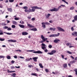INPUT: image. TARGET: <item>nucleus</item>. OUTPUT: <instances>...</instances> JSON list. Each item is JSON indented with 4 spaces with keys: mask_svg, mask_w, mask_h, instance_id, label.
<instances>
[{
    "mask_svg": "<svg viewBox=\"0 0 77 77\" xmlns=\"http://www.w3.org/2000/svg\"><path fill=\"white\" fill-rule=\"evenodd\" d=\"M31 8H32V9H31V12H35V9H42L41 7H38L37 6H32Z\"/></svg>",
    "mask_w": 77,
    "mask_h": 77,
    "instance_id": "f257e3e1",
    "label": "nucleus"
},
{
    "mask_svg": "<svg viewBox=\"0 0 77 77\" xmlns=\"http://www.w3.org/2000/svg\"><path fill=\"white\" fill-rule=\"evenodd\" d=\"M42 50H44L45 52H48V50L47 49V48L46 47V45L44 43H42Z\"/></svg>",
    "mask_w": 77,
    "mask_h": 77,
    "instance_id": "f03ea898",
    "label": "nucleus"
},
{
    "mask_svg": "<svg viewBox=\"0 0 77 77\" xmlns=\"http://www.w3.org/2000/svg\"><path fill=\"white\" fill-rule=\"evenodd\" d=\"M60 35V33H58L57 34H51L50 35H49V37L51 38H52L53 37H57V36H59Z\"/></svg>",
    "mask_w": 77,
    "mask_h": 77,
    "instance_id": "7ed1b4c3",
    "label": "nucleus"
},
{
    "mask_svg": "<svg viewBox=\"0 0 77 77\" xmlns=\"http://www.w3.org/2000/svg\"><path fill=\"white\" fill-rule=\"evenodd\" d=\"M56 52V50H52L51 51V52L48 53L47 54H49V55H53V54H54V53H55Z\"/></svg>",
    "mask_w": 77,
    "mask_h": 77,
    "instance_id": "20e7f679",
    "label": "nucleus"
},
{
    "mask_svg": "<svg viewBox=\"0 0 77 77\" xmlns=\"http://www.w3.org/2000/svg\"><path fill=\"white\" fill-rule=\"evenodd\" d=\"M41 38L42 39L43 41L44 42H45L46 40H47L48 39V38H45V37H44V36L43 35H42L41 36Z\"/></svg>",
    "mask_w": 77,
    "mask_h": 77,
    "instance_id": "39448f33",
    "label": "nucleus"
},
{
    "mask_svg": "<svg viewBox=\"0 0 77 77\" xmlns=\"http://www.w3.org/2000/svg\"><path fill=\"white\" fill-rule=\"evenodd\" d=\"M57 29L59 31H61V32H65V30L60 27H57Z\"/></svg>",
    "mask_w": 77,
    "mask_h": 77,
    "instance_id": "423d86ee",
    "label": "nucleus"
},
{
    "mask_svg": "<svg viewBox=\"0 0 77 77\" xmlns=\"http://www.w3.org/2000/svg\"><path fill=\"white\" fill-rule=\"evenodd\" d=\"M50 11L51 12H53L55 11V12H57V11H58V9L56 8H54L51 9L50 10Z\"/></svg>",
    "mask_w": 77,
    "mask_h": 77,
    "instance_id": "0eeeda50",
    "label": "nucleus"
},
{
    "mask_svg": "<svg viewBox=\"0 0 77 77\" xmlns=\"http://www.w3.org/2000/svg\"><path fill=\"white\" fill-rule=\"evenodd\" d=\"M33 53H37V54H42V52L40 51H34Z\"/></svg>",
    "mask_w": 77,
    "mask_h": 77,
    "instance_id": "6e6552de",
    "label": "nucleus"
},
{
    "mask_svg": "<svg viewBox=\"0 0 77 77\" xmlns=\"http://www.w3.org/2000/svg\"><path fill=\"white\" fill-rule=\"evenodd\" d=\"M8 41L10 42H17V41L13 40L12 39L8 40Z\"/></svg>",
    "mask_w": 77,
    "mask_h": 77,
    "instance_id": "1a4fd4ad",
    "label": "nucleus"
},
{
    "mask_svg": "<svg viewBox=\"0 0 77 77\" xmlns=\"http://www.w3.org/2000/svg\"><path fill=\"white\" fill-rule=\"evenodd\" d=\"M72 36H77V32H74L72 33Z\"/></svg>",
    "mask_w": 77,
    "mask_h": 77,
    "instance_id": "9d476101",
    "label": "nucleus"
},
{
    "mask_svg": "<svg viewBox=\"0 0 77 77\" xmlns=\"http://www.w3.org/2000/svg\"><path fill=\"white\" fill-rule=\"evenodd\" d=\"M38 59V57L32 58V60H33L34 62H36Z\"/></svg>",
    "mask_w": 77,
    "mask_h": 77,
    "instance_id": "9b49d317",
    "label": "nucleus"
},
{
    "mask_svg": "<svg viewBox=\"0 0 77 77\" xmlns=\"http://www.w3.org/2000/svg\"><path fill=\"white\" fill-rule=\"evenodd\" d=\"M42 25H44V24H45V25H50V23L47 22L45 23L42 22Z\"/></svg>",
    "mask_w": 77,
    "mask_h": 77,
    "instance_id": "f8f14e48",
    "label": "nucleus"
},
{
    "mask_svg": "<svg viewBox=\"0 0 77 77\" xmlns=\"http://www.w3.org/2000/svg\"><path fill=\"white\" fill-rule=\"evenodd\" d=\"M60 41V40L59 39H56L55 40H54V42H55V43H57L58 42H59Z\"/></svg>",
    "mask_w": 77,
    "mask_h": 77,
    "instance_id": "ddd939ff",
    "label": "nucleus"
},
{
    "mask_svg": "<svg viewBox=\"0 0 77 77\" xmlns=\"http://www.w3.org/2000/svg\"><path fill=\"white\" fill-rule=\"evenodd\" d=\"M22 35L25 36L26 35H28V33L26 32H23L22 33Z\"/></svg>",
    "mask_w": 77,
    "mask_h": 77,
    "instance_id": "4468645a",
    "label": "nucleus"
},
{
    "mask_svg": "<svg viewBox=\"0 0 77 77\" xmlns=\"http://www.w3.org/2000/svg\"><path fill=\"white\" fill-rule=\"evenodd\" d=\"M45 16L47 18H49L50 16H51V14H45Z\"/></svg>",
    "mask_w": 77,
    "mask_h": 77,
    "instance_id": "2eb2a0df",
    "label": "nucleus"
},
{
    "mask_svg": "<svg viewBox=\"0 0 77 77\" xmlns=\"http://www.w3.org/2000/svg\"><path fill=\"white\" fill-rule=\"evenodd\" d=\"M19 26L21 27V28H22L23 29H24V27H25L24 25H23L19 24Z\"/></svg>",
    "mask_w": 77,
    "mask_h": 77,
    "instance_id": "dca6fc26",
    "label": "nucleus"
},
{
    "mask_svg": "<svg viewBox=\"0 0 77 77\" xmlns=\"http://www.w3.org/2000/svg\"><path fill=\"white\" fill-rule=\"evenodd\" d=\"M27 26H28V27H31V28L34 27V26H32V25L30 24H27Z\"/></svg>",
    "mask_w": 77,
    "mask_h": 77,
    "instance_id": "f3484780",
    "label": "nucleus"
},
{
    "mask_svg": "<svg viewBox=\"0 0 77 77\" xmlns=\"http://www.w3.org/2000/svg\"><path fill=\"white\" fill-rule=\"evenodd\" d=\"M7 10L8 11L10 12H12V9L11 8H8Z\"/></svg>",
    "mask_w": 77,
    "mask_h": 77,
    "instance_id": "a211bd4d",
    "label": "nucleus"
},
{
    "mask_svg": "<svg viewBox=\"0 0 77 77\" xmlns=\"http://www.w3.org/2000/svg\"><path fill=\"white\" fill-rule=\"evenodd\" d=\"M63 66L64 68H66V69H67V64L65 63L63 65Z\"/></svg>",
    "mask_w": 77,
    "mask_h": 77,
    "instance_id": "6ab92c4d",
    "label": "nucleus"
},
{
    "mask_svg": "<svg viewBox=\"0 0 77 77\" xmlns=\"http://www.w3.org/2000/svg\"><path fill=\"white\" fill-rule=\"evenodd\" d=\"M31 30L32 31H37V29L36 28H32L31 29Z\"/></svg>",
    "mask_w": 77,
    "mask_h": 77,
    "instance_id": "aec40b11",
    "label": "nucleus"
},
{
    "mask_svg": "<svg viewBox=\"0 0 77 77\" xmlns=\"http://www.w3.org/2000/svg\"><path fill=\"white\" fill-rule=\"evenodd\" d=\"M39 65L40 66V68H44V66H42V64L40 63L39 64Z\"/></svg>",
    "mask_w": 77,
    "mask_h": 77,
    "instance_id": "412c9836",
    "label": "nucleus"
},
{
    "mask_svg": "<svg viewBox=\"0 0 77 77\" xmlns=\"http://www.w3.org/2000/svg\"><path fill=\"white\" fill-rule=\"evenodd\" d=\"M12 23L13 24H14L15 25H16L17 24V22L15 21H12Z\"/></svg>",
    "mask_w": 77,
    "mask_h": 77,
    "instance_id": "4be33fe9",
    "label": "nucleus"
},
{
    "mask_svg": "<svg viewBox=\"0 0 77 77\" xmlns=\"http://www.w3.org/2000/svg\"><path fill=\"white\" fill-rule=\"evenodd\" d=\"M26 51H27V52H29H29H33V51H35V50H26Z\"/></svg>",
    "mask_w": 77,
    "mask_h": 77,
    "instance_id": "5701e85b",
    "label": "nucleus"
},
{
    "mask_svg": "<svg viewBox=\"0 0 77 77\" xmlns=\"http://www.w3.org/2000/svg\"><path fill=\"white\" fill-rule=\"evenodd\" d=\"M66 45L67 46H69V45H71V43H67L66 44Z\"/></svg>",
    "mask_w": 77,
    "mask_h": 77,
    "instance_id": "b1692460",
    "label": "nucleus"
},
{
    "mask_svg": "<svg viewBox=\"0 0 77 77\" xmlns=\"http://www.w3.org/2000/svg\"><path fill=\"white\" fill-rule=\"evenodd\" d=\"M62 2H63L64 3H65L67 5H68V2H66V1L65 0H62Z\"/></svg>",
    "mask_w": 77,
    "mask_h": 77,
    "instance_id": "393cba45",
    "label": "nucleus"
},
{
    "mask_svg": "<svg viewBox=\"0 0 77 77\" xmlns=\"http://www.w3.org/2000/svg\"><path fill=\"white\" fill-rule=\"evenodd\" d=\"M31 75H34L35 76H37V74L36 73H32Z\"/></svg>",
    "mask_w": 77,
    "mask_h": 77,
    "instance_id": "a878e982",
    "label": "nucleus"
},
{
    "mask_svg": "<svg viewBox=\"0 0 77 77\" xmlns=\"http://www.w3.org/2000/svg\"><path fill=\"white\" fill-rule=\"evenodd\" d=\"M16 75V74L15 73H13L11 75V76L14 77H15V76Z\"/></svg>",
    "mask_w": 77,
    "mask_h": 77,
    "instance_id": "bb28decb",
    "label": "nucleus"
},
{
    "mask_svg": "<svg viewBox=\"0 0 77 77\" xmlns=\"http://www.w3.org/2000/svg\"><path fill=\"white\" fill-rule=\"evenodd\" d=\"M8 26H4L3 27V29H8Z\"/></svg>",
    "mask_w": 77,
    "mask_h": 77,
    "instance_id": "cd10ccee",
    "label": "nucleus"
},
{
    "mask_svg": "<svg viewBox=\"0 0 77 77\" xmlns=\"http://www.w3.org/2000/svg\"><path fill=\"white\" fill-rule=\"evenodd\" d=\"M74 19L75 21H77V15H76L74 17Z\"/></svg>",
    "mask_w": 77,
    "mask_h": 77,
    "instance_id": "c85d7f7f",
    "label": "nucleus"
},
{
    "mask_svg": "<svg viewBox=\"0 0 77 77\" xmlns=\"http://www.w3.org/2000/svg\"><path fill=\"white\" fill-rule=\"evenodd\" d=\"M20 23H21V24H24V21H20Z\"/></svg>",
    "mask_w": 77,
    "mask_h": 77,
    "instance_id": "c756f323",
    "label": "nucleus"
},
{
    "mask_svg": "<svg viewBox=\"0 0 77 77\" xmlns=\"http://www.w3.org/2000/svg\"><path fill=\"white\" fill-rule=\"evenodd\" d=\"M7 59H11V57L9 55H8L7 56Z\"/></svg>",
    "mask_w": 77,
    "mask_h": 77,
    "instance_id": "7c9ffc66",
    "label": "nucleus"
},
{
    "mask_svg": "<svg viewBox=\"0 0 77 77\" xmlns=\"http://www.w3.org/2000/svg\"><path fill=\"white\" fill-rule=\"evenodd\" d=\"M42 27L43 28V29H45V27H46V26L45 24L42 25Z\"/></svg>",
    "mask_w": 77,
    "mask_h": 77,
    "instance_id": "2f4dec72",
    "label": "nucleus"
},
{
    "mask_svg": "<svg viewBox=\"0 0 77 77\" xmlns=\"http://www.w3.org/2000/svg\"><path fill=\"white\" fill-rule=\"evenodd\" d=\"M12 30V29H11V27L8 28L7 29V30H8V31H10V30Z\"/></svg>",
    "mask_w": 77,
    "mask_h": 77,
    "instance_id": "473e14b6",
    "label": "nucleus"
},
{
    "mask_svg": "<svg viewBox=\"0 0 77 77\" xmlns=\"http://www.w3.org/2000/svg\"><path fill=\"white\" fill-rule=\"evenodd\" d=\"M74 71L75 72V74L77 75V69H75L74 70Z\"/></svg>",
    "mask_w": 77,
    "mask_h": 77,
    "instance_id": "72a5a7b5",
    "label": "nucleus"
},
{
    "mask_svg": "<svg viewBox=\"0 0 77 77\" xmlns=\"http://www.w3.org/2000/svg\"><path fill=\"white\" fill-rule=\"evenodd\" d=\"M5 38H0V41H3L5 40Z\"/></svg>",
    "mask_w": 77,
    "mask_h": 77,
    "instance_id": "f704fd0d",
    "label": "nucleus"
},
{
    "mask_svg": "<svg viewBox=\"0 0 77 77\" xmlns=\"http://www.w3.org/2000/svg\"><path fill=\"white\" fill-rule=\"evenodd\" d=\"M12 28H13V29H14L15 28V25H13L11 26Z\"/></svg>",
    "mask_w": 77,
    "mask_h": 77,
    "instance_id": "c9c22d12",
    "label": "nucleus"
},
{
    "mask_svg": "<svg viewBox=\"0 0 77 77\" xmlns=\"http://www.w3.org/2000/svg\"><path fill=\"white\" fill-rule=\"evenodd\" d=\"M28 12H31V9H30V8H29L28 10H27Z\"/></svg>",
    "mask_w": 77,
    "mask_h": 77,
    "instance_id": "e433bc0d",
    "label": "nucleus"
},
{
    "mask_svg": "<svg viewBox=\"0 0 77 77\" xmlns=\"http://www.w3.org/2000/svg\"><path fill=\"white\" fill-rule=\"evenodd\" d=\"M9 1L10 3H12V2H14V0H9Z\"/></svg>",
    "mask_w": 77,
    "mask_h": 77,
    "instance_id": "4c0bfd02",
    "label": "nucleus"
},
{
    "mask_svg": "<svg viewBox=\"0 0 77 77\" xmlns=\"http://www.w3.org/2000/svg\"><path fill=\"white\" fill-rule=\"evenodd\" d=\"M67 53H68L69 54H72V52L69 51H67Z\"/></svg>",
    "mask_w": 77,
    "mask_h": 77,
    "instance_id": "58836bf2",
    "label": "nucleus"
},
{
    "mask_svg": "<svg viewBox=\"0 0 77 77\" xmlns=\"http://www.w3.org/2000/svg\"><path fill=\"white\" fill-rule=\"evenodd\" d=\"M7 34L8 35H12V33L7 32Z\"/></svg>",
    "mask_w": 77,
    "mask_h": 77,
    "instance_id": "ea45409f",
    "label": "nucleus"
},
{
    "mask_svg": "<svg viewBox=\"0 0 77 77\" xmlns=\"http://www.w3.org/2000/svg\"><path fill=\"white\" fill-rule=\"evenodd\" d=\"M74 9V7H72L70 8V10H73V9Z\"/></svg>",
    "mask_w": 77,
    "mask_h": 77,
    "instance_id": "a19ab883",
    "label": "nucleus"
},
{
    "mask_svg": "<svg viewBox=\"0 0 77 77\" xmlns=\"http://www.w3.org/2000/svg\"><path fill=\"white\" fill-rule=\"evenodd\" d=\"M24 9H28V7L27 6H25L23 7Z\"/></svg>",
    "mask_w": 77,
    "mask_h": 77,
    "instance_id": "79ce46f5",
    "label": "nucleus"
},
{
    "mask_svg": "<svg viewBox=\"0 0 77 77\" xmlns=\"http://www.w3.org/2000/svg\"><path fill=\"white\" fill-rule=\"evenodd\" d=\"M25 62H28V61H29V58L28 59H26L25 60Z\"/></svg>",
    "mask_w": 77,
    "mask_h": 77,
    "instance_id": "37998d69",
    "label": "nucleus"
},
{
    "mask_svg": "<svg viewBox=\"0 0 77 77\" xmlns=\"http://www.w3.org/2000/svg\"><path fill=\"white\" fill-rule=\"evenodd\" d=\"M48 47H49V48H52V45H49Z\"/></svg>",
    "mask_w": 77,
    "mask_h": 77,
    "instance_id": "c03bdc74",
    "label": "nucleus"
},
{
    "mask_svg": "<svg viewBox=\"0 0 77 77\" xmlns=\"http://www.w3.org/2000/svg\"><path fill=\"white\" fill-rule=\"evenodd\" d=\"M5 56H3L2 55L0 56V58H5Z\"/></svg>",
    "mask_w": 77,
    "mask_h": 77,
    "instance_id": "a18cd8bd",
    "label": "nucleus"
},
{
    "mask_svg": "<svg viewBox=\"0 0 77 77\" xmlns=\"http://www.w3.org/2000/svg\"><path fill=\"white\" fill-rule=\"evenodd\" d=\"M14 20H19V18L15 17L14 18Z\"/></svg>",
    "mask_w": 77,
    "mask_h": 77,
    "instance_id": "49530a36",
    "label": "nucleus"
},
{
    "mask_svg": "<svg viewBox=\"0 0 77 77\" xmlns=\"http://www.w3.org/2000/svg\"><path fill=\"white\" fill-rule=\"evenodd\" d=\"M11 63H12L13 64L15 63V61L14 60H12L11 61Z\"/></svg>",
    "mask_w": 77,
    "mask_h": 77,
    "instance_id": "de8ad7c7",
    "label": "nucleus"
},
{
    "mask_svg": "<svg viewBox=\"0 0 77 77\" xmlns=\"http://www.w3.org/2000/svg\"><path fill=\"white\" fill-rule=\"evenodd\" d=\"M12 71H10L9 70H8V73H12Z\"/></svg>",
    "mask_w": 77,
    "mask_h": 77,
    "instance_id": "09e8293b",
    "label": "nucleus"
},
{
    "mask_svg": "<svg viewBox=\"0 0 77 77\" xmlns=\"http://www.w3.org/2000/svg\"><path fill=\"white\" fill-rule=\"evenodd\" d=\"M33 67V66H32V65H30L28 66L29 68H31V67Z\"/></svg>",
    "mask_w": 77,
    "mask_h": 77,
    "instance_id": "8fccbe9b",
    "label": "nucleus"
},
{
    "mask_svg": "<svg viewBox=\"0 0 77 77\" xmlns=\"http://www.w3.org/2000/svg\"><path fill=\"white\" fill-rule=\"evenodd\" d=\"M52 74H58V72H57L55 73V72H53Z\"/></svg>",
    "mask_w": 77,
    "mask_h": 77,
    "instance_id": "3c124183",
    "label": "nucleus"
},
{
    "mask_svg": "<svg viewBox=\"0 0 77 77\" xmlns=\"http://www.w3.org/2000/svg\"><path fill=\"white\" fill-rule=\"evenodd\" d=\"M45 71L46 72H48V70L47 69H46Z\"/></svg>",
    "mask_w": 77,
    "mask_h": 77,
    "instance_id": "603ef678",
    "label": "nucleus"
},
{
    "mask_svg": "<svg viewBox=\"0 0 77 77\" xmlns=\"http://www.w3.org/2000/svg\"><path fill=\"white\" fill-rule=\"evenodd\" d=\"M14 59H17V56L15 55L14 56Z\"/></svg>",
    "mask_w": 77,
    "mask_h": 77,
    "instance_id": "864d4df0",
    "label": "nucleus"
},
{
    "mask_svg": "<svg viewBox=\"0 0 77 77\" xmlns=\"http://www.w3.org/2000/svg\"><path fill=\"white\" fill-rule=\"evenodd\" d=\"M70 63H71V64H72L73 63V61H71L70 62Z\"/></svg>",
    "mask_w": 77,
    "mask_h": 77,
    "instance_id": "5fc2aeb1",
    "label": "nucleus"
},
{
    "mask_svg": "<svg viewBox=\"0 0 77 77\" xmlns=\"http://www.w3.org/2000/svg\"><path fill=\"white\" fill-rule=\"evenodd\" d=\"M36 69L37 70L38 72V71H39V69H38V68H36Z\"/></svg>",
    "mask_w": 77,
    "mask_h": 77,
    "instance_id": "6e6d98bb",
    "label": "nucleus"
},
{
    "mask_svg": "<svg viewBox=\"0 0 77 77\" xmlns=\"http://www.w3.org/2000/svg\"><path fill=\"white\" fill-rule=\"evenodd\" d=\"M61 57H62V59H64V55H61Z\"/></svg>",
    "mask_w": 77,
    "mask_h": 77,
    "instance_id": "4d7b16f0",
    "label": "nucleus"
},
{
    "mask_svg": "<svg viewBox=\"0 0 77 77\" xmlns=\"http://www.w3.org/2000/svg\"><path fill=\"white\" fill-rule=\"evenodd\" d=\"M60 8H61V6H59L57 8L58 10H59V9H60Z\"/></svg>",
    "mask_w": 77,
    "mask_h": 77,
    "instance_id": "13d9d810",
    "label": "nucleus"
},
{
    "mask_svg": "<svg viewBox=\"0 0 77 77\" xmlns=\"http://www.w3.org/2000/svg\"><path fill=\"white\" fill-rule=\"evenodd\" d=\"M15 67L14 66H12L11 67V69H14Z\"/></svg>",
    "mask_w": 77,
    "mask_h": 77,
    "instance_id": "bf43d9fd",
    "label": "nucleus"
},
{
    "mask_svg": "<svg viewBox=\"0 0 77 77\" xmlns=\"http://www.w3.org/2000/svg\"><path fill=\"white\" fill-rule=\"evenodd\" d=\"M31 20H32V21H34V20H35V19L34 18H33Z\"/></svg>",
    "mask_w": 77,
    "mask_h": 77,
    "instance_id": "052dcab7",
    "label": "nucleus"
},
{
    "mask_svg": "<svg viewBox=\"0 0 77 77\" xmlns=\"http://www.w3.org/2000/svg\"><path fill=\"white\" fill-rule=\"evenodd\" d=\"M20 58H21V59H24V57H23L20 56Z\"/></svg>",
    "mask_w": 77,
    "mask_h": 77,
    "instance_id": "680f3d73",
    "label": "nucleus"
},
{
    "mask_svg": "<svg viewBox=\"0 0 77 77\" xmlns=\"http://www.w3.org/2000/svg\"><path fill=\"white\" fill-rule=\"evenodd\" d=\"M53 31H55L56 30V28H53Z\"/></svg>",
    "mask_w": 77,
    "mask_h": 77,
    "instance_id": "e2e57ef3",
    "label": "nucleus"
},
{
    "mask_svg": "<svg viewBox=\"0 0 77 77\" xmlns=\"http://www.w3.org/2000/svg\"><path fill=\"white\" fill-rule=\"evenodd\" d=\"M71 29L72 30V31H74V28L73 27H72L71 28Z\"/></svg>",
    "mask_w": 77,
    "mask_h": 77,
    "instance_id": "0e129e2a",
    "label": "nucleus"
},
{
    "mask_svg": "<svg viewBox=\"0 0 77 77\" xmlns=\"http://www.w3.org/2000/svg\"><path fill=\"white\" fill-rule=\"evenodd\" d=\"M3 35V32H0V35Z\"/></svg>",
    "mask_w": 77,
    "mask_h": 77,
    "instance_id": "69168bd1",
    "label": "nucleus"
},
{
    "mask_svg": "<svg viewBox=\"0 0 77 77\" xmlns=\"http://www.w3.org/2000/svg\"><path fill=\"white\" fill-rule=\"evenodd\" d=\"M27 18H28V19H31V17L30 16H28L27 17Z\"/></svg>",
    "mask_w": 77,
    "mask_h": 77,
    "instance_id": "338daca9",
    "label": "nucleus"
},
{
    "mask_svg": "<svg viewBox=\"0 0 77 77\" xmlns=\"http://www.w3.org/2000/svg\"><path fill=\"white\" fill-rule=\"evenodd\" d=\"M75 60H77V57H75Z\"/></svg>",
    "mask_w": 77,
    "mask_h": 77,
    "instance_id": "774afa93",
    "label": "nucleus"
}]
</instances>
